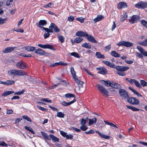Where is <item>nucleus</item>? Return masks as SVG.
I'll return each instance as SVG.
<instances>
[{"mask_svg": "<svg viewBox=\"0 0 147 147\" xmlns=\"http://www.w3.org/2000/svg\"><path fill=\"white\" fill-rule=\"evenodd\" d=\"M8 74L11 76H23L26 75V73L21 70L11 69L8 71Z\"/></svg>", "mask_w": 147, "mask_h": 147, "instance_id": "nucleus-1", "label": "nucleus"}, {"mask_svg": "<svg viewBox=\"0 0 147 147\" xmlns=\"http://www.w3.org/2000/svg\"><path fill=\"white\" fill-rule=\"evenodd\" d=\"M115 69H116L117 71V73L120 76H124L125 75L124 71L128 70L129 67L128 66H115Z\"/></svg>", "mask_w": 147, "mask_h": 147, "instance_id": "nucleus-2", "label": "nucleus"}, {"mask_svg": "<svg viewBox=\"0 0 147 147\" xmlns=\"http://www.w3.org/2000/svg\"><path fill=\"white\" fill-rule=\"evenodd\" d=\"M96 86L97 87L98 90L103 95L106 96L108 95V92L104 86L99 84H97Z\"/></svg>", "mask_w": 147, "mask_h": 147, "instance_id": "nucleus-3", "label": "nucleus"}, {"mask_svg": "<svg viewBox=\"0 0 147 147\" xmlns=\"http://www.w3.org/2000/svg\"><path fill=\"white\" fill-rule=\"evenodd\" d=\"M140 17L138 15H134L130 17L129 22L131 24L136 23L140 20Z\"/></svg>", "mask_w": 147, "mask_h": 147, "instance_id": "nucleus-4", "label": "nucleus"}, {"mask_svg": "<svg viewBox=\"0 0 147 147\" xmlns=\"http://www.w3.org/2000/svg\"><path fill=\"white\" fill-rule=\"evenodd\" d=\"M127 101L129 103L133 105H138L139 103V100L134 97L128 98Z\"/></svg>", "mask_w": 147, "mask_h": 147, "instance_id": "nucleus-5", "label": "nucleus"}, {"mask_svg": "<svg viewBox=\"0 0 147 147\" xmlns=\"http://www.w3.org/2000/svg\"><path fill=\"white\" fill-rule=\"evenodd\" d=\"M133 45V43H132L124 41H120L117 44V45L119 46L122 45L127 47H132Z\"/></svg>", "mask_w": 147, "mask_h": 147, "instance_id": "nucleus-6", "label": "nucleus"}, {"mask_svg": "<svg viewBox=\"0 0 147 147\" xmlns=\"http://www.w3.org/2000/svg\"><path fill=\"white\" fill-rule=\"evenodd\" d=\"M138 8H143L147 7V3L146 2L140 1L135 5Z\"/></svg>", "mask_w": 147, "mask_h": 147, "instance_id": "nucleus-7", "label": "nucleus"}, {"mask_svg": "<svg viewBox=\"0 0 147 147\" xmlns=\"http://www.w3.org/2000/svg\"><path fill=\"white\" fill-rule=\"evenodd\" d=\"M16 65L17 67L21 69H24L27 67L26 63L22 61H21L17 63Z\"/></svg>", "mask_w": 147, "mask_h": 147, "instance_id": "nucleus-8", "label": "nucleus"}, {"mask_svg": "<svg viewBox=\"0 0 147 147\" xmlns=\"http://www.w3.org/2000/svg\"><path fill=\"white\" fill-rule=\"evenodd\" d=\"M119 93L120 96L123 98H126L128 97L127 92L123 89H119Z\"/></svg>", "mask_w": 147, "mask_h": 147, "instance_id": "nucleus-9", "label": "nucleus"}, {"mask_svg": "<svg viewBox=\"0 0 147 147\" xmlns=\"http://www.w3.org/2000/svg\"><path fill=\"white\" fill-rule=\"evenodd\" d=\"M47 24V21L45 20H40L38 22V24L36 25L38 27L42 28H43V26L46 25Z\"/></svg>", "mask_w": 147, "mask_h": 147, "instance_id": "nucleus-10", "label": "nucleus"}, {"mask_svg": "<svg viewBox=\"0 0 147 147\" xmlns=\"http://www.w3.org/2000/svg\"><path fill=\"white\" fill-rule=\"evenodd\" d=\"M38 46L43 49H48L53 50H55L53 49V46L49 44L43 45L41 44H38Z\"/></svg>", "mask_w": 147, "mask_h": 147, "instance_id": "nucleus-11", "label": "nucleus"}, {"mask_svg": "<svg viewBox=\"0 0 147 147\" xmlns=\"http://www.w3.org/2000/svg\"><path fill=\"white\" fill-rule=\"evenodd\" d=\"M86 38L89 41L94 43H97V41L95 39L94 37L92 35H88L87 34L86 36Z\"/></svg>", "mask_w": 147, "mask_h": 147, "instance_id": "nucleus-12", "label": "nucleus"}, {"mask_svg": "<svg viewBox=\"0 0 147 147\" xmlns=\"http://www.w3.org/2000/svg\"><path fill=\"white\" fill-rule=\"evenodd\" d=\"M137 49L144 56H147V51H145L140 46H138Z\"/></svg>", "mask_w": 147, "mask_h": 147, "instance_id": "nucleus-13", "label": "nucleus"}, {"mask_svg": "<svg viewBox=\"0 0 147 147\" xmlns=\"http://www.w3.org/2000/svg\"><path fill=\"white\" fill-rule=\"evenodd\" d=\"M76 101V99L75 98H74L73 100L69 102H66L65 101H63L61 102V104L63 106H68L71 105V104H73L74 102H75Z\"/></svg>", "mask_w": 147, "mask_h": 147, "instance_id": "nucleus-14", "label": "nucleus"}, {"mask_svg": "<svg viewBox=\"0 0 147 147\" xmlns=\"http://www.w3.org/2000/svg\"><path fill=\"white\" fill-rule=\"evenodd\" d=\"M110 86L117 89H120L121 88V86L120 84L114 82H111Z\"/></svg>", "mask_w": 147, "mask_h": 147, "instance_id": "nucleus-15", "label": "nucleus"}, {"mask_svg": "<svg viewBox=\"0 0 147 147\" xmlns=\"http://www.w3.org/2000/svg\"><path fill=\"white\" fill-rule=\"evenodd\" d=\"M35 52L40 55H44L45 53V51L40 49L36 50Z\"/></svg>", "mask_w": 147, "mask_h": 147, "instance_id": "nucleus-16", "label": "nucleus"}, {"mask_svg": "<svg viewBox=\"0 0 147 147\" xmlns=\"http://www.w3.org/2000/svg\"><path fill=\"white\" fill-rule=\"evenodd\" d=\"M76 36H86L87 33L83 31H80L77 32L76 33Z\"/></svg>", "mask_w": 147, "mask_h": 147, "instance_id": "nucleus-17", "label": "nucleus"}, {"mask_svg": "<svg viewBox=\"0 0 147 147\" xmlns=\"http://www.w3.org/2000/svg\"><path fill=\"white\" fill-rule=\"evenodd\" d=\"M127 7V3L123 2L119 3L118 5V7L119 9L126 8Z\"/></svg>", "mask_w": 147, "mask_h": 147, "instance_id": "nucleus-18", "label": "nucleus"}, {"mask_svg": "<svg viewBox=\"0 0 147 147\" xmlns=\"http://www.w3.org/2000/svg\"><path fill=\"white\" fill-rule=\"evenodd\" d=\"M96 132L97 133H98L99 135L100 136V137L105 139H109L111 138L110 136L105 135V134L99 132L98 131H96Z\"/></svg>", "mask_w": 147, "mask_h": 147, "instance_id": "nucleus-19", "label": "nucleus"}, {"mask_svg": "<svg viewBox=\"0 0 147 147\" xmlns=\"http://www.w3.org/2000/svg\"><path fill=\"white\" fill-rule=\"evenodd\" d=\"M100 83L103 85L107 87L110 86L111 82H110L109 81H105L102 80L100 81Z\"/></svg>", "mask_w": 147, "mask_h": 147, "instance_id": "nucleus-20", "label": "nucleus"}, {"mask_svg": "<svg viewBox=\"0 0 147 147\" xmlns=\"http://www.w3.org/2000/svg\"><path fill=\"white\" fill-rule=\"evenodd\" d=\"M104 18V16L101 15H98L94 20V21L95 23H96L102 20Z\"/></svg>", "mask_w": 147, "mask_h": 147, "instance_id": "nucleus-21", "label": "nucleus"}, {"mask_svg": "<svg viewBox=\"0 0 147 147\" xmlns=\"http://www.w3.org/2000/svg\"><path fill=\"white\" fill-rule=\"evenodd\" d=\"M50 138L52 139V141L54 142H58L59 141V139L55 136L53 135L50 134L49 135Z\"/></svg>", "mask_w": 147, "mask_h": 147, "instance_id": "nucleus-22", "label": "nucleus"}, {"mask_svg": "<svg viewBox=\"0 0 147 147\" xmlns=\"http://www.w3.org/2000/svg\"><path fill=\"white\" fill-rule=\"evenodd\" d=\"M14 48L13 47H9L5 48L4 50L2 51L3 53H9L13 51Z\"/></svg>", "mask_w": 147, "mask_h": 147, "instance_id": "nucleus-23", "label": "nucleus"}, {"mask_svg": "<svg viewBox=\"0 0 147 147\" xmlns=\"http://www.w3.org/2000/svg\"><path fill=\"white\" fill-rule=\"evenodd\" d=\"M127 17V13H124L123 15H121L120 18V20L121 21L123 22L126 20Z\"/></svg>", "mask_w": 147, "mask_h": 147, "instance_id": "nucleus-24", "label": "nucleus"}, {"mask_svg": "<svg viewBox=\"0 0 147 147\" xmlns=\"http://www.w3.org/2000/svg\"><path fill=\"white\" fill-rule=\"evenodd\" d=\"M89 125H91L96 122V118L94 117L92 119H89Z\"/></svg>", "mask_w": 147, "mask_h": 147, "instance_id": "nucleus-25", "label": "nucleus"}, {"mask_svg": "<svg viewBox=\"0 0 147 147\" xmlns=\"http://www.w3.org/2000/svg\"><path fill=\"white\" fill-rule=\"evenodd\" d=\"M53 29H54V31L55 32H59L60 31V30L57 28V26L54 24L53 23H51V24Z\"/></svg>", "mask_w": 147, "mask_h": 147, "instance_id": "nucleus-26", "label": "nucleus"}, {"mask_svg": "<svg viewBox=\"0 0 147 147\" xmlns=\"http://www.w3.org/2000/svg\"><path fill=\"white\" fill-rule=\"evenodd\" d=\"M14 92L12 91H8L3 92L2 94V96H5L13 93Z\"/></svg>", "mask_w": 147, "mask_h": 147, "instance_id": "nucleus-27", "label": "nucleus"}, {"mask_svg": "<svg viewBox=\"0 0 147 147\" xmlns=\"http://www.w3.org/2000/svg\"><path fill=\"white\" fill-rule=\"evenodd\" d=\"M82 47L88 49H90L91 47V45L89 43L85 42L82 45Z\"/></svg>", "mask_w": 147, "mask_h": 147, "instance_id": "nucleus-28", "label": "nucleus"}, {"mask_svg": "<svg viewBox=\"0 0 147 147\" xmlns=\"http://www.w3.org/2000/svg\"><path fill=\"white\" fill-rule=\"evenodd\" d=\"M41 134L42 135L43 137V138L46 140H50V138L49 137L48 135L45 132H42V131H41Z\"/></svg>", "mask_w": 147, "mask_h": 147, "instance_id": "nucleus-29", "label": "nucleus"}, {"mask_svg": "<svg viewBox=\"0 0 147 147\" xmlns=\"http://www.w3.org/2000/svg\"><path fill=\"white\" fill-rule=\"evenodd\" d=\"M25 50L28 51H33L36 50L35 47L30 46H27L25 47Z\"/></svg>", "mask_w": 147, "mask_h": 147, "instance_id": "nucleus-30", "label": "nucleus"}, {"mask_svg": "<svg viewBox=\"0 0 147 147\" xmlns=\"http://www.w3.org/2000/svg\"><path fill=\"white\" fill-rule=\"evenodd\" d=\"M126 106L128 108L131 109L133 111H138L140 110L139 109L132 106H129L127 105Z\"/></svg>", "mask_w": 147, "mask_h": 147, "instance_id": "nucleus-31", "label": "nucleus"}, {"mask_svg": "<svg viewBox=\"0 0 147 147\" xmlns=\"http://www.w3.org/2000/svg\"><path fill=\"white\" fill-rule=\"evenodd\" d=\"M14 81L13 80H7L5 82V85L9 86L14 84Z\"/></svg>", "mask_w": 147, "mask_h": 147, "instance_id": "nucleus-32", "label": "nucleus"}, {"mask_svg": "<svg viewBox=\"0 0 147 147\" xmlns=\"http://www.w3.org/2000/svg\"><path fill=\"white\" fill-rule=\"evenodd\" d=\"M111 55L115 57H119L120 55L119 54L117 53L115 51H112L111 53Z\"/></svg>", "mask_w": 147, "mask_h": 147, "instance_id": "nucleus-33", "label": "nucleus"}, {"mask_svg": "<svg viewBox=\"0 0 147 147\" xmlns=\"http://www.w3.org/2000/svg\"><path fill=\"white\" fill-rule=\"evenodd\" d=\"M96 56L98 58H105V57L103 55H102L100 53L96 52Z\"/></svg>", "mask_w": 147, "mask_h": 147, "instance_id": "nucleus-34", "label": "nucleus"}, {"mask_svg": "<svg viewBox=\"0 0 147 147\" xmlns=\"http://www.w3.org/2000/svg\"><path fill=\"white\" fill-rule=\"evenodd\" d=\"M70 71L72 75L73 78L75 77H77V76L76 75V72L74 70V68L73 67H71Z\"/></svg>", "mask_w": 147, "mask_h": 147, "instance_id": "nucleus-35", "label": "nucleus"}, {"mask_svg": "<svg viewBox=\"0 0 147 147\" xmlns=\"http://www.w3.org/2000/svg\"><path fill=\"white\" fill-rule=\"evenodd\" d=\"M24 128L26 130L30 131L32 134H35V133L31 127L27 126H25L24 127Z\"/></svg>", "mask_w": 147, "mask_h": 147, "instance_id": "nucleus-36", "label": "nucleus"}, {"mask_svg": "<svg viewBox=\"0 0 147 147\" xmlns=\"http://www.w3.org/2000/svg\"><path fill=\"white\" fill-rule=\"evenodd\" d=\"M104 122L106 124L110 125L111 127L115 128H118V127L116 125L113 123H109L105 120L104 121Z\"/></svg>", "mask_w": 147, "mask_h": 147, "instance_id": "nucleus-37", "label": "nucleus"}, {"mask_svg": "<svg viewBox=\"0 0 147 147\" xmlns=\"http://www.w3.org/2000/svg\"><path fill=\"white\" fill-rule=\"evenodd\" d=\"M65 114L61 112H57V116L60 118H64L65 116Z\"/></svg>", "mask_w": 147, "mask_h": 147, "instance_id": "nucleus-38", "label": "nucleus"}, {"mask_svg": "<svg viewBox=\"0 0 147 147\" xmlns=\"http://www.w3.org/2000/svg\"><path fill=\"white\" fill-rule=\"evenodd\" d=\"M138 43L139 45L147 46V38L143 42H138Z\"/></svg>", "mask_w": 147, "mask_h": 147, "instance_id": "nucleus-39", "label": "nucleus"}, {"mask_svg": "<svg viewBox=\"0 0 147 147\" xmlns=\"http://www.w3.org/2000/svg\"><path fill=\"white\" fill-rule=\"evenodd\" d=\"M133 81H134V83L137 87L139 88H141L142 87L141 85L138 81L135 80H133Z\"/></svg>", "mask_w": 147, "mask_h": 147, "instance_id": "nucleus-40", "label": "nucleus"}, {"mask_svg": "<svg viewBox=\"0 0 147 147\" xmlns=\"http://www.w3.org/2000/svg\"><path fill=\"white\" fill-rule=\"evenodd\" d=\"M69 54H70L71 56H74L76 57H80V56L77 53L75 52L70 53H69Z\"/></svg>", "mask_w": 147, "mask_h": 147, "instance_id": "nucleus-41", "label": "nucleus"}, {"mask_svg": "<svg viewBox=\"0 0 147 147\" xmlns=\"http://www.w3.org/2000/svg\"><path fill=\"white\" fill-rule=\"evenodd\" d=\"M83 40V38L81 37L76 38L74 40L75 42L77 43H79Z\"/></svg>", "mask_w": 147, "mask_h": 147, "instance_id": "nucleus-42", "label": "nucleus"}, {"mask_svg": "<svg viewBox=\"0 0 147 147\" xmlns=\"http://www.w3.org/2000/svg\"><path fill=\"white\" fill-rule=\"evenodd\" d=\"M140 82L141 85L143 86H147V82L144 80H140Z\"/></svg>", "mask_w": 147, "mask_h": 147, "instance_id": "nucleus-43", "label": "nucleus"}, {"mask_svg": "<svg viewBox=\"0 0 147 147\" xmlns=\"http://www.w3.org/2000/svg\"><path fill=\"white\" fill-rule=\"evenodd\" d=\"M65 96L67 98L74 97L75 98V96L74 94L70 93H67L65 95Z\"/></svg>", "mask_w": 147, "mask_h": 147, "instance_id": "nucleus-44", "label": "nucleus"}, {"mask_svg": "<svg viewBox=\"0 0 147 147\" xmlns=\"http://www.w3.org/2000/svg\"><path fill=\"white\" fill-rule=\"evenodd\" d=\"M41 100L47 102H52V101L51 100H49L48 98H42L41 99Z\"/></svg>", "mask_w": 147, "mask_h": 147, "instance_id": "nucleus-45", "label": "nucleus"}, {"mask_svg": "<svg viewBox=\"0 0 147 147\" xmlns=\"http://www.w3.org/2000/svg\"><path fill=\"white\" fill-rule=\"evenodd\" d=\"M141 23L144 27L147 28V22L146 20H142L141 21Z\"/></svg>", "mask_w": 147, "mask_h": 147, "instance_id": "nucleus-46", "label": "nucleus"}, {"mask_svg": "<svg viewBox=\"0 0 147 147\" xmlns=\"http://www.w3.org/2000/svg\"><path fill=\"white\" fill-rule=\"evenodd\" d=\"M57 65H60L64 66L67 65H68L67 63H64L62 61H60L58 62H57Z\"/></svg>", "mask_w": 147, "mask_h": 147, "instance_id": "nucleus-47", "label": "nucleus"}, {"mask_svg": "<svg viewBox=\"0 0 147 147\" xmlns=\"http://www.w3.org/2000/svg\"><path fill=\"white\" fill-rule=\"evenodd\" d=\"M23 119L26 120L27 121L31 122V120L26 115H23L22 116Z\"/></svg>", "mask_w": 147, "mask_h": 147, "instance_id": "nucleus-48", "label": "nucleus"}, {"mask_svg": "<svg viewBox=\"0 0 147 147\" xmlns=\"http://www.w3.org/2000/svg\"><path fill=\"white\" fill-rule=\"evenodd\" d=\"M76 20L80 21L81 23H83L84 22V18L82 17H79L76 19Z\"/></svg>", "mask_w": 147, "mask_h": 147, "instance_id": "nucleus-49", "label": "nucleus"}, {"mask_svg": "<svg viewBox=\"0 0 147 147\" xmlns=\"http://www.w3.org/2000/svg\"><path fill=\"white\" fill-rule=\"evenodd\" d=\"M7 20V19L5 18L2 19L0 18V24H2L5 23Z\"/></svg>", "mask_w": 147, "mask_h": 147, "instance_id": "nucleus-50", "label": "nucleus"}, {"mask_svg": "<svg viewBox=\"0 0 147 147\" xmlns=\"http://www.w3.org/2000/svg\"><path fill=\"white\" fill-rule=\"evenodd\" d=\"M73 136L70 134L69 135L67 134L65 136V138L67 139L71 140L73 139Z\"/></svg>", "mask_w": 147, "mask_h": 147, "instance_id": "nucleus-51", "label": "nucleus"}, {"mask_svg": "<svg viewBox=\"0 0 147 147\" xmlns=\"http://www.w3.org/2000/svg\"><path fill=\"white\" fill-rule=\"evenodd\" d=\"M80 129L81 130H82L83 131H85L88 129V127L84 125H82V126H81L80 127Z\"/></svg>", "mask_w": 147, "mask_h": 147, "instance_id": "nucleus-52", "label": "nucleus"}, {"mask_svg": "<svg viewBox=\"0 0 147 147\" xmlns=\"http://www.w3.org/2000/svg\"><path fill=\"white\" fill-rule=\"evenodd\" d=\"M84 70L88 74H89V75L92 76H94V75L93 74H92L91 72L88 70L85 67H84L83 68Z\"/></svg>", "mask_w": 147, "mask_h": 147, "instance_id": "nucleus-53", "label": "nucleus"}, {"mask_svg": "<svg viewBox=\"0 0 147 147\" xmlns=\"http://www.w3.org/2000/svg\"><path fill=\"white\" fill-rule=\"evenodd\" d=\"M108 66L113 69H115V65L114 63H112L110 62Z\"/></svg>", "mask_w": 147, "mask_h": 147, "instance_id": "nucleus-54", "label": "nucleus"}, {"mask_svg": "<svg viewBox=\"0 0 147 147\" xmlns=\"http://www.w3.org/2000/svg\"><path fill=\"white\" fill-rule=\"evenodd\" d=\"M74 19V17L72 16H70L68 18V20L70 22H72Z\"/></svg>", "mask_w": 147, "mask_h": 147, "instance_id": "nucleus-55", "label": "nucleus"}, {"mask_svg": "<svg viewBox=\"0 0 147 147\" xmlns=\"http://www.w3.org/2000/svg\"><path fill=\"white\" fill-rule=\"evenodd\" d=\"M106 73H107L106 70L105 69H102V70H101V71H100L98 72V73L104 75V74H105Z\"/></svg>", "mask_w": 147, "mask_h": 147, "instance_id": "nucleus-56", "label": "nucleus"}, {"mask_svg": "<svg viewBox=\"0 0 147 147\" xmlns=\"http://www.w3.org/2000/svg\"><path fill=\"white\" fill-rule=\"evenodd\" d=\"M111 48V44H109V45L106 46L105 47V50L106 51H109L110 50Z\"/></svg>", "mask_w": 147, "mask_h": 147, "instance_id": "nucleus-57", "label": "nucleus"}, {"mask_svg": "<svg viewBox=\"0 0 147 147\" xmlns=\"http://www.w3.org/2000/svg\"><path fill=\"white\" fill-rule=\"evenodd\" d=\"M37 107L38 109H40L43 111H45L46 110H47V109H45V108L42 107L40 106H39V105H37Z\"/></svg>", "mask_w": 147, "mask_h": 147, "instance_id": "nucleus-58", "label": "nucleus"}, {"mask_svg": "<svg viewBox=\"0 0 147 147\" xmlns=\"http://www.w3.org/2000/svg\"><path fill=\"white\" fill-rule=\"evenodd\" d=\"M58 38L59 40L61 41V43H63L64 41V38L62 36H59Z\"/></svg>", "mask_w": 147, "mask_h": 147, "instance_id": "nucleus-59", "label": "nucleus"}, {"mask_svg": "<svg viewBox=\"0 0 147 147\" xmlns=\"http://www.w3.org/2000/svg\"><path fill=\"white\" fill-rule=\"evenodd\" d=\"M53 4H52L51 3H49L48 4L44 5L43 7L45 8H47L48 7H51L53 5Z\"/></svg>", "mask_w": 147, "mask_h": 147, "instance_id": "nucleus-60", "label": "nucleus"}, {"mask_svg": "<svg viewBox=\"0 0 147 147\" xmlns=\"http://www.w3.org/2000/svg\"><path fill=\"white\" fill-rule=\"evenodd\" d=\"M94 131L92 129H90L88 131H86L85 132V133L86 134H93L94 133Z\"/></svg>", "mask_w": 147, "mask_h": 147, "instance_id": "nucleus-61", "label": "nucleus"}, {"mask_svg": "<svg viewBox=\"0 0 147 147\" xmlns=\"http://www.w3.org/2000/svg\"><path fill=\"white\" fill-rule=\"evenodd\" d=\"M86 121L85 120H84V119H82L80 121V124L82 125H85L86 123Z\"/></svg>", "mask_w": 147, "mask_h": 147, "instance_id": "nucleus-62", "label": "nucleus"}, {"mask_svg": "<svg viewBox=\"0 0 147 147\" xmlns=\"http://www.w3.org/2000/svg\"><path fill=\"white\" fill-rule=\"evenodd\" d=\"M60 133L61 135L64 137H65V136L67 135V133L62 131H60Z\"/></svg>", "mask_w": 147, "mask_h": 147, "instance_id": "nucleus-63", "label": "nucleus"}, {"mask_svg": "<svg viewBox=\"0 0 147 147\" xmlns=\"http://www.w3.org/2000/svg\"><path fill=\"white\" fill-rule=\"evenodd\" d=\"M14 93L15 94L20 95L23 93L24 91H20L18 92H16Z\"/></svg>", "mask_w": 147, "mask_h": 147, "instance_id": "nucleus-64", "label": "nucleus"}]
</instances>
